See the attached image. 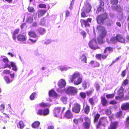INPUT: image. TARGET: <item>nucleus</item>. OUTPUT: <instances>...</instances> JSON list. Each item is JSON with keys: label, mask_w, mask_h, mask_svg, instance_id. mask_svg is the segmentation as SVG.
<instances>
[{"label": "nucleus", "mask_w": 129, "mask_h": 129, "mask_svg": "<svg viewBox=\"0 0 129 129\" xmlns=\"http://www.w3.org/2000/svg\"><path fill=\"white\" fill-rule=\"evenodd\" d=\"M60 100L64 104H66L67 102V98L65 96H62L60 98Z\"/></svg>", "instance_id": "nucleus-35"}, {"label": "nucleus", "mask_w": 129, "mask_h": 129, "mask_svg": "<svg viewBox=\"0 0 129 129\" xmlns=\"http://www.w3.org/2000/svg\"><path fill=\"white\" fill-rule=\"evenodd\" d=\"M122 112L121 110H120L116 113V116L117 117L120 118L122 116Z\"/></svg>", "instance_id": "nucleus-39"}, {"label": "nucleus", "mask_w": 129, "mask_h": 129, "mask_svg": "<svg viewBox=\"0 0 129 129\" xmlns=\"http://www.w3.org/2000/svg\"><path fill=\"white\" fill-rule=\"evenodd\" d=\"M38 30L40 34L43 35L44 34L45 30L43 28L39 27L38 29Z\"/></svg>", "instance_id": "nucleus-37"}, {"label": "nucleus", "mask_w": 129, "mask_h": 129, "mask_svg": "<svg viewBox=\"0 0 129 129\" xmlns=\"http://www.w3.org/2000/svg\"><path fill=\"white\" fill-rule=\"evenodd\" d=\"M102 11L103 12L104 11V8L102 7V6H99L97 9L96 11V13L97 14H98Z\"/></svg>", "instance_id": "nucleus-38"}, {"label": "nucleus", "mask_w": 129, "mask_h": 129, "mask_svg": "<svg viewBox=\"0 0 129 129\" xmlns=\"http://www.w3.org/2000/svg\"><path fill=\"white\" fill-rule=\"evenodd\" d=\"M118 102H117L115 100H113L110 101L109 102V104H110L113 105H114L117 104Z\"/></svg>", "instance_id": "nucleus-46"}, {"label": "nucleus", "mask_w": 129, "mask_h": 129, "mask_svg": "<svg viewBox=\"0 0 129 129\" xmlns=\"http://www.w3.org/2000/svg\"><path fill=\"white\" fill-rule=\"evenodd\" d=\"M64 116L67 119H70L73 117V114L70 109H68L66 112Z\"/></svg>", "instance_id": "nucleus-13"}, {"label": "nucleus", "mask_w": 129, "mask_h": 129, "mask_svg": "<svg viewBox=\"0 0 129 129\" xmlns=\"http://www.w3.org/2000/svg\"><path fill=\"white\" fill-rule=\"evenodd\" d=\"M33 20V17L29 16L27 18V21L30 23H31Z\"/></svg>", "instance_id": "nucleus-51"}, {"label": "nucleus", "mask_w": 129, "mask_h": 129, "mask_svg": "<svg viewBox=\"0 0 129 129\" xmlns=\"http://www.w3.org/2000/svg\"><path fill=\"white\" fill-rule=\"evenodd\" d=\"M107 119L105 117H101L99 120L98 123L96 125V129H98L101 126H105V123Z\"/></svg>", "instance_id": "nucleus-9"}, {"label": "nucleus", "mask_w": 129, "mask_h": 129, "mask_svg": "<svg viewBox=\"0 0 129 129\" xmlns=\"http://www.w3.org/2000/svg\"><path fill=\"white\" fill-rule=\"evenodd\" d=\"M100 1V6H104V2L103 0H99Z\"/></svg>", "instance_id": "nucleus-62"}, {"label": "nucleus", "mask_w": 129, "mask_h": 129, "mask_svg": "<svg viewBox=\"0 0 129 129\" xmlns=\"http://www.w3.org/2000/svg\"><path fill=\"white\" fill-rule=\"evenodd\" d=\"M101 103L102 106H107L108 101L103 96H101Z\"/></svg>", "instance_id": "nucleus-22"}, {"label": "nucleus", "mask_w": 129, "mask_h": 129, "mask_svg": "<svg viewBox=\"0 0 129 129\" xmlns=\"http://www.w3.org/2000/svg\"><path fill=\"white\" fill-rule=\"evenodd\" d=\"M39 7L41 8H46V6L45 5L43 4H40L39 5Z\"/></svg>", "instance_id": "nucleus-60"}, {"label": "nucleus", "mask_w": 129, "mask_h": 129, "mask_svg": "<svg viewBox=\"0 0 129 129\" xmlns=\"http://www.w3.org/2000/svg\"><path fill=\"white\" fill-rule=\"evenodd\" d=\"M40 22L41 25H43L45 24V20L44 18H43L41 20Z\"/></svg>", "instance_id": "nucleus-57"}, {"label": "nucleus", "mask_w": 129, "mask_h": 129, "mask_svg": "<svg viewBox=\"0 0 129 129\" xmlns=\"http://www.w3.org/2000/svg\"><path fill=\"white\" fill-rule=\"evenodd\" d=\"M80 95L83 99H85L86 97V94L85 93L81 92L80 93Z\"/></svg>", "instance_id": "nucleus-53"}, {"label": "nucleus", "mask_w": 129, "mask_h": 129, "mask_svg": "<svg viewBox=\"0 0 129 129\" xmlns=\"http://www.w3.org/2000/svg\"><path fill=\"white\" fill-rule=\"evenodd\" d=\"M93 90L91 89L90 90H88L86 92V93L87 96H89L91 95L92 93Z\"/></svg>", "instance_id": "nucleus-50"}, {"label": "nucleus", "mask_w": 129, "mask_h": 129, "mask_svg": "<svg viewBox=\"0 0 129 129\" xmlns=\"http://www.w3.org/2000/svg\"><path fill=\"white\" fill-rule=\"evenodd\" d=\"M111 42L113 43L116 44L119 42L122 44L126 43V40L125 37L121 34H117L115 36L112 37L110 39Z\"/></svg>", "instance_id": "nucleus-1"}, {"label": "nucleus", "mask_w": 129, "mask_h": 129, "mask_svg": "<svg viewBox=\"0 0 129 129\" xmlns=\"http://www.w3.org/2000/svg\"><path fill=\"white\" fill-rule=\"evenodd\" d=\"M20 31V29L17 28L16 29L13 33L12 38L14 40H16V35L17 34L19 33Z\"/></svg>", "instance_id": "nucleus-26"}, {"label": "nucleus", "mask_w": 129, "mask_h": 129, "mask_svg": "<svg viewBox=\"0 0 129 129\" xmlns=\"http://www.w3.org/2000/svg\"><path fill=\"white\" fill-rule=\"evenodd\" d=\"M36 95V93L35 92H33L29 96L30 99L31 100L34 99Z\"/></svg>", "instance_id": "nucleus-44"}, {"label": "nucleus", "mask_w": 129, "mask_h": 129, "mask_svg": "<svg viewBox=\"0 0 129 129\" xmlns=\"http://www.w3.org/2000/svg\"><path fill=\"white\" fill-rule=\"evenodd\" d=\"M125 125L127 127L129 126V116L127 117L126 119Z\"/></svg>", "instance_id": "nucleus-43"}, {"label": "nucleus", "mask_w": 129, "mask_h": 129, "mask_svg": "<svg viewBox=\"0 0 129 129\" xmlns=\"http://www.w3.org/2000/svg\"><path fill=\"white\" fill-rule=\"evenodd\" d=\"M17 127L20 129H23L25 126L24 123L22 121H19L17 123Z\"/></svg>", "instance_id": "nucleus-25"}, {"label": "nucleus", "mask_w": 129, "mask_h": 129, "mask_svg": "<svg viewBox=\"0 0 129 129\" xmlns=\"http://www.w3.org/2000/svg\"><path fill=\"white\" fill-rule=\"evenodd\" d=\"M128 80L127 79H125L123 81V82L122 83V85H126L128 84Z\"/></svg>", "instance_id": "nucleus-56"}, {"label": "nucleus", "mask_w": 129, "mask_h": 129, "mask_svg": "<svg viewBox=\"0 0 129 129\" xmlns=\"http://www.w3.org/2000/svg\"><path fill=\"white\" fill-rule=\"evenodd\" d=\"M118 2V0H110L111 4L114 5H117Z\"/></svg>", "instance_id": "nucleus-41"}, {"label": "nucleus", "mask_w": 129, "mask_h": 129, "mask_svg": "<svg viewBox=\"0 0 129 129\" xmlns=\"http://www.w3.org/2000/svg\"><path fill=\"white\" fill-rule=\"evenodd\" d=\"M72 75L76 78L80 76V74L78 72H75Z\"/></svg>", "instance_id": "nucleus-52"}, {"label": "nucleus", "mask_w": 129, "mask_h": 129, "mask_svg": "<svg viewBox=\"0 0 129 129\" xmlns=\"http://www.w3.org/2000/svg\"><path fill=\"white\" fill-rule=\"evenodd\" d=\"M95 58L98 60H101L102 59V54H96L95 56Z\"/></svg>", "instance_id": "nucleus-42"}, {"label": "nucleus", "mask_w": 129, "mask_h": 129, "mask_svg": "<svg viewBox=\"0 0 129 129\" xmlns=\"http://www.w3.org/2000/svg\"><path fill=\"white\" fill-rule=\"evenodd\" d=\"M61 107H57L54 108V115L55 116L58 117L62 114L66 109V108L63 107L61 110Z\"/></svg>", "instance_id": "nucleus-5"}, {"label": "nucleus", "mask_w": 129, "mask_h": 129, "mask_svg": "<svg viewBox=\"0 0 129 129\" xmlns=\"http://www.w3.org/2000/svg\"><path fill=\"white\" fill-rule=\"evenodd\" d=\"M81 109V105L78 103H75L74 104L73 106L72 107V111L75 113L78 114L80 113Z\"/></svg>", "instance_id": "nucleus-10"}, {"label": "nucleus", "mask_w": 129, "mask_h": 129, "mask_svg": "<svg viewBox=\"0 0 129 129\" xmlns=\"http://www.w3.org/2000/svg\"><path fill=\"white\" fill-rule=\"evenodd\" d=\"M107 18L108 15L106 13H105L98 15L96 17V20L98 24H103Z\"/></svg>", "instance_id": "nucleus-2"}, {"label": "nucleus", "mask_w": 129, "mask_h": 129, "mask_svg": "<svg viewBox=\"0 0 129 129\" xmlns=\"http://www.w3.org/2000/svg\"><path fill=\"white\" fill-rule=\"evenodd\" d=\"M40 106L41 107H45L48 106H49L48 104L47 103H42L40 104Z\"/></svg>", "instance_id": "nucleus-55"}, {"label": "nucleus", "mask_w": 129, "mask_h": 129, "mask_svg": "<svg viewBox=\"0 0 129 129\" xmlns=\"http://www.w3.org/2000/svg\"><path fill=\"white\" fill-rule=\"evenodd\" d=\"M105 113L107 115H109L111 113V111L110 109H107L105 111Z\"/></svg>", "instance_id": "nucleus-49"}, {"label": "nucleus", "mask_w": 129, "mask_h": 129, "mask_svg": "<svg viewBox=\"0 0 129 129\" xmlns=\"http://www.w3.org/2000/svg\"><path fill=\"white\" fill-rule=\"evenodd\" d=\"M89 64L95 67H98L100 66L99 63L96 61L92 60L90 61Z\"/></svg>", "instance_id": "nucleus-19"}, {"label": "nucleus", "mask_w": 129, "mask_h": 129, "mask_svg": "<svg viewBox=\"0 0 129 129\" xmlns=\"http://www.w3.org/2000/svg\"><path fill=\"white\" fill-rule=\"evenodd\" d=\"M113 50V47H107L105 48L104 50V53L105 54L107 53V51L109 52H112Z\"/></svg>", "instance_id": "nucleus-29"}, {"label": "nucleus", "mask_w": 129, "mask_h": 129, "mask_svg": "<svg viewBox=\"0 0 129 129\" xmlns=\"http://www.w3.org/2000/svg\"><path fill=\"white\" fill-rule=\"evenodd\" d=\"M121 109L122 110H126L129 109V102L122 104L121 106Z\"/></svg>", "instance_id": "nucleus-15"}, {"label": "nucleus", "mask_w": 129, "mask_h": 129, "mask_svg": "<svg viewBox=\"0 0 129 129\" xmlns=\"http://www.w3.org/2000/svg\"><path fill=\"white\" fill-rule=\"evenodd\" d=\"M79 121H80L81 122H82L83 121V119L82 118L80 117L78 119L75 118L73 120V121L76 124H78Z\"/></svg>", "instance_id": "nucleus-36"}, {"label": "nucleus", "mask_w": 129, "mask_h": 129, "mask_svg": "<svg viewBox=\"0 0 129 129\" xmlns=\"http://www.w3.org/2000/svg\"><path fill=\"white\" fill-rule=\"evenodd\" d=\"M115 94L114 93L111 94H107L106 95V98L108 99H112L114 96Z\"/></svg>", "instance_id": "nucleus-45"}, {"label": "nucleus", "mask_w": 129, "mask_h": 129, "mask_svg": "<svg viewBox=\"0 0 129 129\" xmlns=\"http://www.w3.org/2000/svg\"><path fill=\"white\" fill-rule=\"evenodd\" d=\"M49 95L50 97L56 98L57 96V94L54 89H52L49 92Z\"/></svg>", "instance_id": "nucleus-17"}, {"label": "nucleus", "mask_w": 129, "mask_h": 129, "mask_svg": "<svg viewBox=\"0 0 129 129\" xmlns=\"http://www.w3.org/2000/svg\"><path fill=\"white\" fill-rule=\"evenodd\" d=\"M47 12V10H41L38 11V16L40 17L43 15Z\"/></svg>", "instance_id": "nucleus-21"}, {"label": "nucleus", "mask_w": 129, "mask_h": 129, "mask_svg": "<svg viewBox=\"0 0 129 129\" xmlns=\"http://www.w3.org/2000/svg\"><path fill=\"white\" fill-rule=\"evenodd\" d=\"M88 45L90 48L92 49L95 50L99 48L96 40L94 39H92L89 41Z\"/></svg>", "instance_id": "nucleus-7"}, {"label": "nucleus", "mask_w": 129, "mask_h": 129, "mask_svg": "<svg viewBox=\"0 0 129 129\" xmlns=\"http://www.w3.org/2000/svg\"><path fill=\"white\" fill-rule=\"evenodd\" d=\"M100 116V114L98 113L94 115L93 121L94 123H96L98 122Z\"/></svg>", "instance_id": "nucleus-27"}, {"label": "nucleus", "mask_w": 129, "mask_h": 129, "mask_svg": "<svg viewBox=\"0 0 129 129\" xmlns=\"http://www.w3.org/2000/svg\"><path fill=\"white\" fill-rule=\"evenodd\" d=\"M3 74H9L10 73V70H5L3 71Z\"/></svg>", "instance_id": "nucleus-58"}, {"label": "nucleus", "mask_w": 129, "mask_h": 129, "mask_svg": "<svg viewBox=\"0 0 129 129\" xmlns=\"http://www.w3.org/2000/svg\"><path fill=\"white\" fill-rule=\"evenodd\" d=\"M106 36H105L104 37H101L100 35H99L97 38V40L98 43L100 44H102L104 43L103 42V39L105 38Z\"/></svg>", "instance_id": "nucleus-30"}, {"label": "nucleus", "mask_w": 129, "mask_h": 129, "mask_svg": "<svg viewBox=\"0 0 129 129\" xmlns=\"http://www.w3.org/2000/svg\"><path fill=\"white\" fill-rule=\"evenodd\" d=\"M65 92L68 95H74L77 92V90L76 88L73 87H69L64 89Z\"/></svg>", "instance_id": "nucleus-4"}, {"label": "nucleus", "mask_w": 129, "mask_h": 129, "mask_svg": "<svg viewBox=\"0 0 129 129\" xmlns=\"http://www.w3.org/2000/svg\"><path fill=\"white\" fill-rule=\"evenodd\" d=\"M27 9L29 12L31 13L34 12L35 11L34 8L31 7H29Z\"/></svg>", "instance_id": "nucleus-47"}, {"label": "nucleus", "mask_w": 129, "mask_h": 129, "mask_svg": "<svg viewBox=\"0 0 129 129\" xmlns=\"http://www.w3.org/2000/svg\"><path fill=\"white\" fill-rule=\"evenodd\" d=\"M17 38L18 41L21 42L25 41L27 39V37L26 35L21 34L18 35Z\"/></svg>", "instance_id": "nucleus-14"}, {"label": "nucleus", "mask_w": 129, "mask_h": 129, "mask_svg": "<svg viewBox=\"0 0 129 129\" xmlns=\"http://www.w3.org/2000/svg\"><path fill=\"white\" fill-rule=\"evenodd\" d=\"M80 22L82 26L84 25L85 27H86L87 26H89L90 25V24L87 22V21L84 19H80Z\"/></svg>", "instance_id": "nucleus-18"}, {"label": "nucleus", "mask_w": 129, "mask_h": 129, "mask_svg": "<svg viewBox=\"0 0 129 129\" xmlns=\"http://www.w3.org/2000/svg\"><path fill=\"white\" fill-rule=\"evenodd\" d=\"M82 81V78L81 77H79L77 79V80L74 82V84L75 85H78L80 84Z\"/></svg>", "instance_id": "nucleus-33"}, {"label": "nucleus", "mask_w": 129, "mask_h": 129, "mask_svg": "<svg viewBox=\"0 0 129 129\" xmlns=\"http://www.w3.org/2000/svg\"><path fill=\"white\" fill-rule=\"evenodd\" d=\"M124 88L121 86L118 90L117 92L118 96L115 97V99L116 100H120L124 97Z\"/></svg>", "instance_id": "nucleus-6"}, {"label": "nucleus", "mask_w": 129, "mask_h": 129, "mask_svg": "<svg viewBox=\"0 0 129 129\" xmlns=\"http://www.w3.org/2000/svg\"><path fill=\"white\" fill-rule=\"evenodd\" d=\"M11 67L10 65L8 64V63H6L5 64L4 68H10Z\"/></svg>", "instance_id": "nucleus-64"}, {"label": "nucleus", "mask_w": 129, "mask_h": 129, "mask_svg": "<svg viewBox=\"0 0 129 129\" xmlns=\"http://www.w3.org/2000/svg\"><path fill=\"white\" fill-rule=\"evenodd\" d=\"M40 122L38 121H36L34 122L32 124V127L34 128H35L38 127L40 125Z\"/></svg>", "instance_id": "nucleus-31"}, {"label": "nucleus", "mask_w": 129, "mask_h": 129, "mask_svg": "<svg viewBox=\"0 0 129 129\" xmlns=\"http://www.w3.org/2000/svg\"><path fill=\"white\" fill-rule=\"evenodd\" d=\"M49 110L48 109H45L43 110L42 109H39L37 112L38 115L45 116L49 114Z\"/></svg>", "instance_id": "nucleus-11"}, {"label": "nucleus", "mask_w": 129, "mask_h": 129, "mask_svg": "<svg viewBox=\"0 0 129 129\" xmlns=\"http://www.w3.org/2000/svg\"><path fill=\"white\" fill-rule=\"evenodd\" d=\"M66 84V83L65 80L63 79H62L59 81L58 86L60 88H62L64 87Z\"/></svg>", "instance_id": "nucleus-24"}, {"label": "nucleus", "mask_w": 129, "mask_h": 129, "mask_svg": "<svg viewBox=\"0 0 129 129\" xmlns=\"http://www.w3.org/2000/svg\"><path fill=\"white\" fill-rule=\"evenodd\" d=\"M10 66L12 67V70L15 71L17 70V69L15 63L13 62H10Z\"/></svg>", "instance_id": "nucleus-32"}, {"label": "nucleus", "mask_w": 129, "mask_h": 129, "mask_svg": "<svg viewBox=\"0 0 129 129\" xmlns=\"http://www.w3.org/2000/svg\"><path fill=\"white\" fill-rule=\"evenodd\" d=\"M89 102L91 105L93 106L94 105V102L93 99V98L89 99Z\"/></svg>", "instance_id": "nucleus-48"}, {"label": "nucleus", "mask_w": 129, "mask_h": 129, "mask_svg": "<svg viewBox=\"0 0 129 129\" xmlns=\"http://www.w3.org/2000/svg\"><path fill=\"white\" fill-rule=\"evenodd\" d=\"M81 35H82L84 38H85L86 36V34L85 32L84 31H83L80 33Z\"/></svg>", "instance_id": "nucleus-59"}, {"label": "nucleus", "mask_w": 129, "mask_h": 129, "mask_svg": "<svg viewBox=\"0 0 129 129\" xmlns=\"http://www.w3.org/2000/svg\"><path fill=\"white\" fill-rule=\"evenodd\" d=\"M90 107L88 104H86L84 109V113L86 115H88L90 112Z\"/></svg>", "instance_id": "nucleus-20"}, {"label": "nucleus", "mask_w": 129, "mask_h": 129, "mask_svg": "<svg viewBox=\"0 0 129 129\" xmlns=\"http://www.w3.org/2000/svg\"><path fill=\"white\" fill-rule=\"evenodd\" d=\"M84 119L85 122L83 123V126L85 129H89L90 127L91 124V120L88 116L85 117Z\"/></svg>", "instance_id": "nucleus-8"}, {"label": "nucleus", "mask_w": 129, "mask_h": 129, "mask_svg": "<svg viewBox=\"0 0 129 129\" xmlns=\"http://www.w3.org/2000/svg\"><path fill=\"white\" fill-rule=\"evenodd\" d=\"M118 121H111L110 123V125L108 128V129H117L118 126Z\"/></svg>", "instance_id": "nucleus-12"}, {"label": "nucleus", "mask_w": 129, "mask_h": 129, "mask_svg": "<svg viewBox=\"0 0 129 129\" xmlns=\"http://www.w3.org/2000/svg\"><path fill=\"white\" fill-rule=\"evenodd\" d=\"M91 6L88 3H87L85 5V11L87 13H89L91 10Z\"/></svg>", "instance_id": "nucleus-16"}, {"label": "nucleus", "mask_w": 129, "mask_h": 129, "mask_svg": "<svg viewBox=\"0 0 129 129\" xmlns=\"http://www.w3.org/2000/svg\"><path fill=\"white\" fill-rule=\"evenodd\" d=\"M75 79V78L72 75L70 77V82H73Z\"/></svg>", "instance_id": "nucleus-61"}, {"label": "nucleus", "mask_w": 129, "mask_h": 129, "mask_svg": "<svg viewBox=\"0 0 129 129\" xmlns=\"http://www.w3.org/2000/svg\"><path fill=\"white\" fill-rule=\"evenodd\" d=\"M102 59H105L106 58L107 56H108V54H102Z\"/></svg>", "instance_id": "nucleus-63"}, {"label": "nucleus", "mask_w": 129, "mask_h": 129, "mask_svg": "<svg viewBox=\"0 0 129 129\" xmlns=\"http://www.w3.org/2000/svg\"><path fill=\"white\" fill-rule=\"evenodd\" d=\"M4 79L5 81L7 84L10 83L12 82L13 79H11L9 77L7 76H5L4 77Z\"/></svg>", "instance_id": "nucleus-28"}, {"label": "nucleus", "mask_w": 129, "mask_h": 129, "mask_svg": "<svg viewBox=\"0 0 129 129\" xmlns=\"http://www.w3.org/2000/svg\"><path fill=\"white\" fill-rule=\"evenodd\" d=\"M4 57V58L2 59V60L5 63H8V62H9L8 59L7 57L4 56H2L1 57Z\"/></svg>", "instance_id": "nucleus-40"}, {"label": "nucleus", "mask_w": 129, "mask_h": 129, "mask_svg": "<svg viewBox=\"0 0 129 129\" xmlns=\"http://www.w3.org/2000/svg\"><path fill=\"white\" fill-rule=\"evenodd\" d=\"M28 35L30 37L36 38L37 37V36L35 32L32 30H30L28 33Z\"/></svg>", "instance_id": "nucleus-23"}, {"label": "nucleus", "mask_w": 129, "mask_h": 129, "mask_svg": "<svg viewBox=\"0 0 129 129\" xmlns=\"http://www.w3.org/2000/svg\"><path fill=\"white\" fill-rule=\"evenodd\" d=\"M81 61L85 63H87V57L84 55H83L80 58Z\"/></svg>", "instance_id": "nucleus-34"}, {"label": "nucleus", "mask_w": 129, "mask_h": 129, "mask_svg": "<svg viewBox=\"0 0 129 129\" xmlns=\"http://www.w3.org/2000/svg\"><path fill=\"white\" fill-rule=\"evenodd\" d=\"M87 82L85 81H84L83 83L82 86L83 87L84 89H85L87 88Z\"/></svg>", "instance_id": "nucleus-54"}, {"label": "nucleus", "mask_w": 129, "mask_h": 129, "mask_svg": "<svg viewBox=\"0 0 129 129\" xmlns=\"http://www.w3.org/2000/svg\"><path fill=\"white\" fill-rule=\"evenodd\" d=\"M96 31L99 35L102 37L106 36L107 31L105 28L103 26L99 25L96 28Z\"/></svg>", "instance_id": "nucleus-3"}]
</instances>
